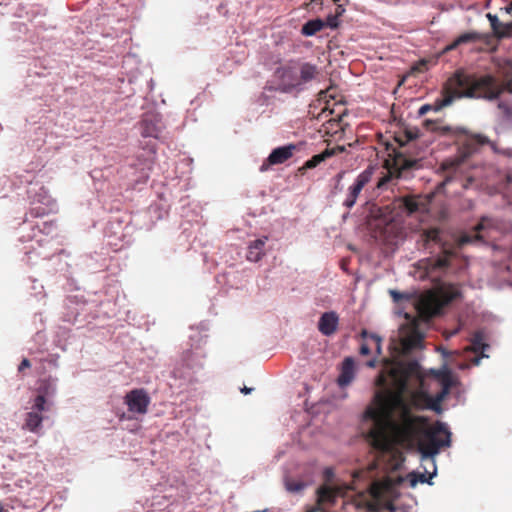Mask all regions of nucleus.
I'll use <instances>...</instances> for the list:
<instances>
[{"label":"nucleus","mask_w":512,"mask_h":512,"mask_svg":"<svg viewBox=\"0 0 512 512\" xmlns=\"http://www.w3.org/2000/svg\"><path fill=\"white\" fill-rule=\"evenodd\" d=\"M421 378L417 362H397L385 367L376 379L381 388L375 394V405L364 412V420L371 426L365 433L368 444L378 452H390L395 445L416 449L421 455L424 473L409 475L411 487L417 483L432 484L437 473L435 456L451 445V432L445 423L414 415L411 404L404 398L411 378Z\"/></svg>","instance_id":"1"},{"label":"nucleus","mask_w":512,"mask_h":512,"mask_svg":"<svg viewBox=\"0 0 512 512\" xmlns=\"http://www.w3.org/2000/svg\"><path fill=\"white\" fill-rule=\"evenodd\" d=\"M512 93V59L503 68V82H499L490 74L476 76L466 73L463 69L456 70L444 83L442 98L420 107L418 114L425 115L428 111H440L452 104L456 98H481L496 100L503 92Z\"/></svg>","instance_id":"2"},{"label":"nucleus","mask_w":512,"mask_h":512,"mask_svg":"<svg viewBox=\"0 0 512 512\" xmlns=\"http://www.w3.org/2000/svg\"><path fill=\"white\" fill-rule=\"evenodd\" d=\"M138 131L141 136L139 148L143 154L124 167L122 173L127 179L128 189L141 191L150 178L158 143H163L165 140V126L161 114L156 111L144 113L138 122Z\"/></svg>","instance_id":"3"},{"label":"nucleus","mask_w":512,"mask_h":512,"mask_svg":"<svg viewBox=\"0 0 512 512\" xmlns=\"http://www.w3.org/2000/svg\"><path fill=\"white\" fill-rule=\"evenodd\" d=\"M457 296V291L452 289H439L437 291H428L419 298L413 300V305L417 312L416 317H411L405 313L408 322L400 329L401 345L405 352L422 348L424 341V331L421 326L423 323L440 313L442 308L453 301Z\"/></svg>","instance_id":"4"},{"label":"nucleus","mask_w":512,"mask_h":512,"mask_svg":"<svg viewBox=\"0 0 512 512\" xmlns=\"http://www.w3.org/2000/svg\"><path fill=\"white\" fill-rule=\"evenodd\" d=\"M319 74L316 65L308 62L291 61L279 67L275 72L276 90L283 93L298 92L303 86L314 80Z\"/></svg>","instance_id":"5"},{"label":"nucleus","mask_w":512,"mask_h":512,"mask_svg":"<svg viewBox=\"0 0 512 512\" xmlns=\"http://www.w3.org/2000/svg\"><path fill=\"white\" fill-rule=\"evenodd\" d=\"M442 234V230L439 228H429L421 234L426 249L431 248L432 245H437L441 250L439 255L427 259L426 269L428 273L446 271L455 256L453 248L443 239Z\"/></svg>","instance_id":"6"},{"label":"nucleus","mask_w":512,"mask_h":512,"mask_svg":"<svg viewBox=\"0 0 512 512\" xmlns=\"http://www.w3.org/2000/svg\"><path fill=\"white\" fill-rule=\"evenodd\" d=\"M434 376L441 386V390L435 395L431 396L427 391L422 389L412 393L411 402L417 409L432 410L436 413L442 412V402L447 397L450 389L453 386V377L448 369L435 371Z\"/></svg>","instance_id":"7"},{"label":"nucleus","mask_w":512,"mask_h":512,"mask_svg":"<svg viewBox=\"0 0 512 512\" xmlns=\"http://www.w3.org/2000/svg\"><path fill=\"white\" fill-rule=\"evenodd\" d=\"M21 183L26 182L29 187L26 190L27 198L31 204L29 214L34 218H42L57 209L55 199L49 191L40 183H33L30 176L19 175Z\"/></svg>","instance_id":"8"},{"label":"nucleus","mask_w":512,"mask_h":512,"mask_svg":"<svg viewBox=\"0 0 512 512\" xmlns=\"http://www.w3.org/2000/svg\"><path fill=\"white\" fill-rule=\"evenodd\" d=\"M374 237L389 241L395 235L398 224L394 221L393 209L390 206L372 205L367 220Z\"/></svg>","instance_id":"9"},{"label":"nucleus","mask_w":512,"mask_h":512,"mask_svg":"<svg viewBox=\"0 0 512 512\" xmlns=\"http://www.w3.org/2000/svg\"><path fill=\"white\" fill-rule=\"evenodd\" d=\"M384 487L380 482H372L367 491L360 492L353 499V504L357 509H364L368 512H377L379 510L378 501L382 498Z\"/></svg>","instance_id":"10"},{"label":"nucleus","mask_w":512,"mask_h":512,"mask_svg":"<svg viewBox=\"0 0 512 512\" xmlns=\"http://www.w3.org/2000/svg\"><path fill=\"white\" fill-rule=\"evenodd\" d=\"M107 259L102 254L86 253L78 256L74 261V266L80 272L95 273L103 270L107 266ZM68 267H72V263H66Z\"/></svg>","instance_id":"11"},{"label":"nucleus","mask_w":512,"mask_h":512,"mask_svg":"<svg viewBox=\"0 0 512 512\" xmlns=\"http://www.w3.org/2000/svg\"><path fill=\"white\" fill-rule=\"evenodd\" d=\"M151 402L149 393L144 388H134L126 393L124 403L128 411L137 414H145Z\"/></svg>","instance_id":"12"},{"label":"nucleus","mask_w":512,"mask_h":512,"mask_svg":"<svg viewBox=\"0 0 512 512\" xmlns=\"http://www.w3.org/2000/svg\"><path fill=\"white\" fill-rule=\"evenodd\" d=\"M184 369L183 376L189 381H198V376L204 369V357L192 351H185L181 358Z\"/></svg>","instance_id":"13"},{"label":"nucleus","mask_w":512,"mask_h":512,"mask_svg":"<svg viewBox=\"0 0 512 512\" xmlns=\"http://www.w3.org/2000/svg\"><path fill=\"white\" fill-rule=\"evenodd\" d=\"M373 172L374 169L368 167L357 176L354 183L348 188L343 206L351 209L356 204L361 191L372 180Z\"/></svg>","instance_id":"14"},{"label":"nucleus","mask_w":512,"mask_h":512,"mask_svg":"<svg viewBox=\"0 0 512 512\" xmlns=\"http://www.w3.org/2000/svg\"><path fill=\"white\" fill-rule=\"evenodd\" d=\"M298 150L299 147L296 144H288L286 146L275 148L272 150L267 160L263 162L261 170H267L270 165H278L286 162Z\"/></svg>","instance_id":"15"},{"label":"nucleus","mask_w":512,"mask_h":512,"mask_svg":"<svg viewBox=\"0 0 512 512\" xmlns=\"http://www.w3.org/2000/svg\"><path fill=\"white\" fill-rule=\"evenodd\" d=\"M85 304L78 305L71 298L67 299L66 312L63 314V321L81 328L86 323Z\"/></svg>","instance_id":"16"},{"label":"nucleus","mask_w":512,"mask_h":512,"mask_svg":"<svg viewBox=\"0 0 512 512\" xmlns=\"http://www.w3.org/2000/svg\"><path fill=\"white\" fill-rule=\"evenodd\" d=\"M399 207L404 209L408 215L426 213L428 201L420 195L405 196L399 199Z\"/></svg>","instance_id":"17"},{"label":"nucleus","mask_w":512,"mask_h":512,"mask_svg":"<svg viewBox=\"0 0 512 512\" xmlns=\"http://www.w3.org/2000/svg\"><path fill=\"white\" fill-rule=\"evenodd\" d=\"M344 151H345V147L344 146H340V145L335 146L333 148H326L323 152H321L319 154H316L312 158L307 160L303 164V166L299 168V172L301 174H304L306 170L314 169L319 164H321L322 162L327 160L328 158H330L332 156H335V155H337L339 153H342Z\"/></svg>","instance_id":"18"},{"label":"nucleus","mask_w":512,"mask_h":512,"mask_svg":"<svg viewBox=\"0 0 512 512\" xmlns=\"http://www.w3.org/2000/svg\"><path fill=\"white\" fill-rule=\"evenodd\" d=\"M339 325V316L335 311L324 312L318 321V330L324 336H332Z\"/></svg>","instance_id":"19"},{"label":"nucleus","mask_w":512,"mask_h":512,"mask_svg":"<svg viewBox=\"0 0 512 512\" xmlns=\"http://www.w3.org/2000/svg\"><path fill=\"white\" fill-rule=\"evenodd\" d=\"M355 377V363L353 358L346 357L342 362L340 375L338 376L337 383L340 387L348 386Z\"/></svg>","instance_id":"20"},{"label":"nucleus","mask_w":512,"mask_h":512,"mask_svg":"<svg viewBox=\"0 0 512 512\" xmlns=\"http://www.w3.org/2000/svg\"><path fill=\"white\" fill-rule=\"evenodd\" d=\"M57 388L58 378L50 375L40 381L37 393L52 400L57 394Z\"/></svg>","instance_id":"21"},{"label":"nucleus","mask_w":512,"mask_h":512,"mask_svg":"<svg viewBox=\"0 0 512 512\" xmlns=\"http://www.w3.org/2000/svg\"><path fill=\"white\" fill-rule=\"evenodd\" d=\"M337 489L329 486V485H322L317 490V504L318 506L316 508H319V511H321V505L323 504H333L337 497ZM318 512V510L316 511Z\"/></svg>","instance_id":"22"},{"label":"nucleus","mask_w":512,"mask_h":512,"mask_svg":"<svg viewBox=\"0 0 512 512\" xmlns=\"http://www.w3.org/2000/svg\"><path fill=\"white\" fill-rule=\"evenodd\" d=\"M493 30V33L498 38H508L512 36V21L509 23L500 22L497 16L487 15Z\"/></svg>","instance_id":"23"},{"label":"nucleus","mask_w":512,"mask_h":512,"mask_svg":"<svg viewBox=\"0 0 512 512\" xmlns=\"http://www.w3.org/2000/svg\"><path fill=\"white\" fill-rule=\"evenodd\" d=\"M49 72L47 69L41 68L37 69V65L35 64L34 67H30L27 70V79H26V86L36 84V85H42V80L48 76Z\"/></svg>","instance_id":"24"},{"label":"nucleus","mask_w":512,"mask_h":512,"mask_svg":"<svg viewBox=\"0 0 512 512\" xmlns=\"http://www.w3.org/2000/svg\"><path fill=\"white\" fill-rule=\"evenodd\" d=\"M326 24L322 19H312L307 21L301 28V34L303 36L309 37L315 35L317 32L321 31Z\"/></svg>","instance_id":"25"},{"label":"nucleus","mask_w":512,"mask_h":512,"mask_svg":"<svg viewBox=\"0 0 512 512\" xmlns=\"http://www.w3.org/2000/svg\"><path fill=\"white\" fill-rule=\"evenodd\" d=\"M30 228L33 231V235H28V240H32L34 237H36V230L46 236L53 234L56 230V224L53 221H44L41 225L36 223L35 225H31Z\"/></svg>","instance_id":"26"},{"label":"nucleus","mask_w":512,"mask_h":512,"mask_svg":"<svg viewBox=\"0 0 512 512\" xmlns=\"http://www.w3.org/2000/svg\"><path fill=\"white\" fill-rule=\"evenodd\" d=\"M479 39V35L475 32H466L458 36L450 45L446 47V51L456 49L458 46L470 42H474Z\"/></svg>","instance_id":"27"},{"label":"nucleus","mask_w":512,"mask_h":512,"mask_svg":"<svg viewBox=\"0 0 512 512\" xmlns=\"http://www.w3.org/2000/svg\"><path fill=\"white\" fill-rule=\"evenodd\" d=\"M42 422L43 417L41 415V412L32 410L27 413L26 426L31 432H37L38 429L41 428Z\"/></svg>","instance_id":"28"},{"label":"nucleus","mask_w":512,"mask_h":512,"mask_svg":"<svg viewBox=\"0 0 512 512\" xmlns=\"http://www.w3.org/2000/svg\"><path fill=\"white\" fill-rule=\"evenodd\" d=\"M488 347L489 346L487 344L482 342V338L480 335L474 336L471 344V350L476 354L481 353L480 356L475 357L474 364L478 365L480 363V359L486 357V355L484 354V350Z\"/></svg>","instance_id":"29"},{"label":"nucleus","mask_w":512,"mask_h":512,"mask_svg":"<svg viewBox=\"0 0 512 512\" xmlns=\"http://www.w3.org/2000/svg\"><path fill=\"white\" fill-rule=\"evenodd\" d=\"M423 125L426 130L438 133L440 135H448L451 131L449 126H443L440 122L434 120H425Z\"/></svg>","instance_id":"30"},{"label":"nucleus","mask_w":512,"mask_h":512,"mask_svg":"<svg viewBox=\"0 0 512 512\" xmlns=\"http://www.w3.org/2000/svg\"><path fill=\"white\" fill-rule=\"evenodd\" d=\"M419 137V130L417 128H406L403 134L396 137V141L400 146L406 145L408 142L413 141Z\"/></svg>","instance_id":"31"},{"label":"nucleus","mask_w":512,"mask_h":512,"mask_svg":"<svg viewBox=\"0 0 512 512\" xmlns=\"http://www.w3.org/2000/svg\"><path fill=\"white\" fill-rule=\"evenodd\" d=\"M482 227H483V225H482V223H480L476 226L475 232L465 233V234L461 235L458 239V246L462 247L466 244L474 243V242L480 240L481 237L479 236V234L477 232L480 229H482Z\"/></svg>","instance_id":"32"},{"label":"nucleus","mask_w":512,"mask_h":512,"mask_svg":"<svg viewBox=\"0 0 512 512\" xmlns=\"http://www.w3.org/2000/svg\"><path fill=\"white\" fill-rule=\"evenodd\" d=\"M49 401H50L49 398L37 393L36 397L34 398L33 404H32V410L41 412V413L44 411H47L49 409V407H48Z\"/></svg>","instance_id":"33"},{"label":"nucleus","mask_w":512,"mask_h":512,"mask_svg":"<svg viewBox=\"0 0 512 512\" xmlns=\"http://www.w3.org/2000/svg\"><path fill=\"white\" fill-rule=\"evenodd\" d=\"M285 487L289 492L299 493L305 489L306 484L301 480L287 477L285 479Z\"/></svg>","instance_id":"34"},{"label":"nucleus","mask_w":512,"mask_h":512,"mask_svg":"<svg viewBox=\"0 0 512 512\" xmlns=\"http://www.w3.org/2000/svg\"><path fill=\"white\" fill-rule=\"evenodd\" d=\"M362 337L371 343L378 354L381 353V338L375 334H369L367 331L362 332Z\"/></svg>","instance_id":"35"},{"label":"nucleus","mask_w":512,"mask_h":512,"mask_svg":"<svg viewBox=\"0 0 512 512\" xmlns=\"http://www.w3.org/2000/svg\"><path fill=\"white\" fill-rule=\"evenodd\" d=\"M498 109L502 112L505 120L512 122V105L506 102H499Z\"/></svg>","instance_id":"36"},{"label":"nucleus","mask_w":512,"mask_h":512,"mask_svg":"<svg viewBox=\"0 0 512 512\" xmlns=\"http://www.w3.org/2000/svg\"><path fill=\"white\" fill-rule=\"evenodd\" d=\"M256 249V239L249 242L247 251H246V258L250 262H256V252L254 251Z\"/></svg>","instance_id":"37"},{"label":"nucleus","mask_w":512,"mask_h":512,"mask_svg":"<svg viewBox=\"0 0 512 512\" xmlns=\"http://www.w3.org/2000/svg\"><path fill=\"white\" fill-rule=\"evenodd\" d=\"M393 178V175L391 172H388L386 175H384L383 177H381L377 184H376V188L379 189V190H383L387 184L392 180Z\"/></svg>","instance_id":"38"},{"label":"nucleus","mask_w":512,"mask_h":512,"mask_svg":"<svg viewBox=\"0 0 512 512\" xmlns=\"http://www.w3.org/2000/svg\"><path fill=\"white\" fill-rule=\"evenodd\" d=\"M338 16L335 15V14H332V15H329L326 19L325 24L326 26L332 28V29H335L339 26V22H338Z\"/></svg>","instance_id":"39"},{"label":"nucleus","mask_w":512,"mask_h":512,"mask_svg":"<svg viewBox=\"0 0 512 512\" xmlns=\"http://www.w3.org/2000/svg\"><path fill=\"white\" fill-rule=\"evenodd\" d=\"M390 295L395 302H400L403 299L410 300V298L407 295L395 290H390Z\"/></svg>","instance_id":"40"},{"label":"nucleus","mask_w":512,"mask_h":512,"mask_svg":"<svg viewBox=\"0 0 512 512\" xmlns=\"http://www.w3.org/2000/svg\"><path fill=\"white\" fill-rule=\"evenodd\" d=\"M31 367V362L28 358H23L18 366V371L23 372L25 369Z\"/></svg>","instance_id":"41"},{"label":"nucleus","mask_w":512,"mask_h":512,"mask_svg":"<svg viewBox=\"0 0 512 512\" xmlns=\"http://www.w3.org/2000/svg\"><path fill=\"white\" fill-rule=\"evenodd\" d=\"M359 353L363 356L369 355L371 353V347L369 346L368 342L361 344Z\"/></svg>","instance_id":"42"},{"label":"nucleus","mask_w":512,"mask_h":512,"mask_svg":"<svg viewBox=\"0 0 512 512\" xmlns=\"http://www.w3.org/2000/svg\"><path fill=\"white\" fill-rule=\"evenodd\" d=\"M197 329L200 332H207L210 329V323L209 321H201L199 325L197 326Z\"/></svg>","instance_id":"43"},{"label":"nucleus","mask_w":512,"mask_h":512,"mask_svg":"<svg viewBox=\"0 0 512 512\" xmlns=\"http://www.w3.org/2000/svg\"><path fill=\"white\" fill-rule=\"evenodd\" d=\"M59 354H51L50 355V360H49V363L51 365H53L54 367H58V359H59Z\"/></svg>","instance_id":"44"},{"label":"nucleus","mask_w":512,"mask_h":512,"mask_svg":"<svg viewBox=\"0 0 512 512\" xmlns=\"http://www.w3.org/2000/svg\"><path fill=\"white\" fill-rule=\"evenodd\" d=\"M324 476L326 481H330L331 478L334 476V472L331 468H326L324 471Z\"/></svg>","instance_id":"45"},{"label":"nucleus","mask_w":512,"mask_h":512,"mask_svg":"<svg viewBox=\"0 0 512 512\" xmlns=\"http://www.w3.org/2000/svg\"><path fill=\"white\" fill-rule=\"evenodd\" d=\"M498 153H501L505 156L512 157V149H495Z\"/></svg>","instance_id":"46"},{"label":"nucleus","mask_w":512,"mask_h":512,"mask_svg":"<svg viewBox=\"0 0 512 512\" xmlns=\"http://www.w3.org/2000/svg\"><path fill=\"white\" fill-rule=\"evenodd\" d=\"M344 12H345V8L342 5H337L334 14L337 15L338 17H340L343 15Z\"/></svg>","instance_id":"47"},{"label":"nucleus","mask_w":512,"mask_h":512,"mask_svg":"<svg viewBox=\"0 0 512 512\" xmlns=\"http://www.w3.org/2000/svg\"><path fill=\"white\" fill-rule=\"evenodd\" d=\"M7 182H8V178L5 175L0 176V192L6 186Z\"/></svg>","instance_id":"48"},{"label":"nucleus","mask_w":512,"mask_h":512,"mask_svg":"<svg viewBox=\"0 0 512 512\" xmlns=\"http://www.w3.org/2000/svg\"><path fill=\"white\" fill-rule=\"evenodd\" d=\"M252 391H254L253 387L244 386V387L240 388V392L243 393L244 395L251 394Z\"/></svg>","instance_id":"49"},{"label":"nucleus","mask_w":512,"mask_h":512,"mask_svg":"<svg viewBox=\"0 0 512 512\" xmlns=\"http://www.w3.org/2000/svg\"><path fill=\"white\" fill-rule=\"evenodd\" d=\"M475 138H476V141H477L479 144H485V143H487V142H488L487 137L482 136V135H477Z\"/></svg>","instance_id":"50"},{"label":"nucleus","mask_w":512,"mask_h":512,"mask_svg":"<svg viewBox=\"0 0 512 512\" xmlns=\"http://www.w3.org/2000/svg\"><path fill=\"white\" fill-rule=\"evenodd\" d=\"M34 253H36V252H35V249L33 248V246H31V249L25 251V254L28 255L29 259L32 258L31 255Z\"/></svg>","instance_id":"51"},{"label":"nucleus","mask_w":512,"mask_h":512,"mask_svg":"<svg viewBox=\"0 0 512 512\" xmlns=\"http://www.w3.org/2000/svg\"><path fill=\"white\" fill-rule=\"evenodd\" d=\"M367 366L371 367V368H374L376 366V360L372 359V360L368 361L367 362Z\"/></svg>","instance_id":"52"},{"label":"nucleus","mask_w":512,"mask_h":512,"mask_svg":"<svg viewBox=\"0 0 512 512\" xmlns=\"http://www.w3.org/2000/svg\"><path fill=\"white\" fill-rule=\"evenodd\" d=\"M59 255H60V256H66V257H68V256H69V253H68V252H66V250L62 249V250L60 251Z\"/></svg>","instance_id":"53"},{"label":"nucleus","mask_w":512,"mask_h":512,"mask_svg":"<svg viewBox=\"0 0 512 512\" xmlns=\"http://www.w3.org/2000/svg\"><path fill=\"white\" fill-rule=\"evenodd\" d=\"M258 243V250L260 249V246L264 244V242L260 239L257 240ZM260 260V256L258 255V261Z\"/></svg>","instance_id":"54"},{"label":"nucleus","mask_w":512,"mask_h":512,"mask_svg":"<svg viewBox=\"0 0 512 512\" xmlns=\"http://www.w3.org/2000/svg\"><path fill=\"white\" fill-rule=\"evenodd\" d=\"M449 166H453V163H448V162L443 163V168L444 169H448Z\"/></svg>","instance_id":"55"},{"label":"nucleus","mask_w":512,"mask_h":512,"mask_svg":"<svg viewBox=\"0 0 512 512\" xmlns=\"http://www.w3.org/2000/svg\"><path fill=\"white\" fill-rule=\"evenodd\" d=\"M316 3H317V0H310L309 4L311 5L312 8H314V4H316Z\"/></svg>","instance_id":"56"},{"label":"nucleus","mask_w":512,"mask_h":512,"mask_svg":"<svg viewBox=\"0 0 512 512\" xmlns=\"http://www.w3.org/2000/svg\"><path fill=\"white\" fill-rule=\"evenodd\" d=\"M231 276H233L231 273L225 274V277H227L228 281H230Z\"/></svg>","instance_id":"57"},{"label":"nucleus","mask_w":512,"mask_h":512,"mask_svg":"<svg viewBox=\"0 0 512 512\" xmlns=\"http://www.w3.org/2000/svg\"><path fill=\"white\" fill-rule=\"evenodd\" d=\"M20 241H23V242H24V241H26V236L22 235V236L20 237Z\"/></svg>","instance_id":"58"},{"label":"nucleus","mask_w":512,"mask_h":512,"mask_svg":"<svg viewBox=\"0 0 512 512\" xmlns=\"http://www.w3.org/2000/svg\"><path fill=\"white\" fill-rule=\"evenodd\" d=\"M0 512H6L1 505H0Z\"/></svg>","instance_id":"59"},{"label":"nucleus","mask_w":512,"mask_h":512,"mask_svg":"<svg viewBox=\"0 0 512 512\" xmlns=\"http://www.w3.org/2000/svg\"><path fill=\"white\" fill-rule=\"evenodd\" d=\"M509 9L512 10V3L510 4V8Z\"/></svg>","instance_id":"60"}]
</instances>
